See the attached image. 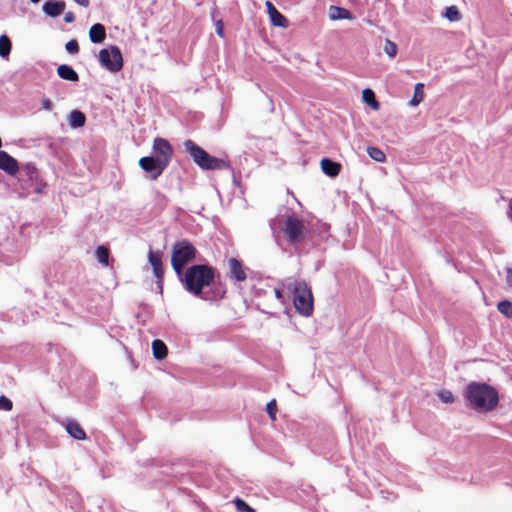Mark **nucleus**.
<instances>
[{"label": "nucleus", "mask_w": 512, "mask_h": 512, "mask_svg": "<svg viewBox=\"0 0 512 512\" xmlns=\"http://www.w3.org/2000/svg\"><path fill=\"white\" fill-rule=\"evenodd\" d=\"M464 396L470 406L479 412L492 411L499 402L497 390L486 383L470 382L465 389Z\"/></svg>", "instance_id": "obj_2"}, {"label": "nucleus", "mask_w": 512, "mask_h": 512, "mask_svg": "<svg viewBox=\"0 0 512 512\" xmlns=\"http://www.w3.org/2000/svg\"><path fill=\"white\" fill-rule=\"evenodd\" d=\"M77 4L83 6V7H88L89 4H90V1L89 0H74Z\"/></svg>", "instance_id": "obj_41"}, {"label": "nucleus", "mask_w": 512, "mask_h": 512, "mask_svg": "<svg viewBox=\"0 0 512 512\" xmlns=\"http://www.w3.org/2000/svg\"><path fill=\"white\" fill-rule=\"evenodd\" d=\"M30 1H31L32 3H35V4L40 2V0H30Z\"/></svg>", "instance_id": "obj_43"}, {"label": "nucleus", "mask_w": 512, "mask_h": 512, "mask_svg": "<svg viewBox=\"0 0 512 512\" xmlns=\"http://www.w3.org/2000/svg\"><path fill=\"white\" fill-rule=\"evenodd\" d=\"M22 170L30 179L36 178L38 175L36 167L31 163L24 165Z\"/></svg>", "instance_id": "obj_32"}, {"label": "nucleus", "mask_w": 512, "mask_h": 512, "mask_svg": "<svg viewBox=\"0 0 512 512\" xmlns=\"http://www.w3.org/2000/svg\"><path fill=\"white\" fill-rule=\"evenodd\" d=\"M85 114L79 110H73L68 117L69 126L71 128H80L85 125Z\"/></svg>", "instance_id": "obj_20"}, {"label": "nucleus", "mask_w": 512, "mask_h": 512, "mask_svg": "<svg viewBox=\"0 0 512 512\" xmlns=\"http://www.w3.org/2000/svg\"><path fill=\"white\" fill-rule=\"evenodd\" d=\"M363 100L374 110L379 109V102L375 98V94L370 89L363 90Z\"/></svg>", "instance_id": "obj_24"}, {"label": "nucleus", "mask_w": 512, "mask_h": 512, "mask_svg": "<svg viewBox=\"0 0 512 512\" xmlns=\"http://www.w3.org/2000/svg\"><path fill=\"white\" fill-rule=\"evenodd\" d=\"M284 289H286L283 286V289H275V296L277 299H279L281 302H284Z\"/></svg>", "instance_id": "obj_38"}, {"label": "nucleus", "mask_w": 512, "mask_h": 512, "mask_svg": "<svg viewBox=\"0 0 512 512\" xmlns=\"http://www.w3.org/2000/svg\"><path fill=\"white\" fill-rule=\"evenodd\" d=\"M229 275L237 282H243L247 279L246 270L243 264L236 258L232 257L228 260Z\"/></svg>", "instance_id": "obj_11"}, {"label": "nucleus", "mask_w": 512, "mask_h": 512, "mask_svg": "<svg viewBox=\"0 0 512 512\" xmlns=\"http://www.w3.org/2000/svg\"><path fill=\"white\" fill-rule=\"evenodd\" d=\"M506 283L508 287L512 288V268L506 269Z\"/></svg>", "instance_id": "obj_37"}, {"label": "nucleus", "mask_w": 512, "mask_h": 512, "mask_svg": "<svg viewBox=\"0 0 512 512\" xmlns=\"http://www.w3.org/2000/svg\"><path fill=\"white\" fill-rule=\"evenodd\" d=\"M235 507H236V510L238 512H256L254 508H252L251 506H249L244 500H242L241 498H236L234 501H233Z\"/></svg>", "instance_id": "obj_29"}, {"label": "nucleus", "mask_w": 512, "mask_h": 512, "mask_svg": "<svg viewBox=\"0 0 512 512\" xmlns=\"http://www.w3.org/2000/svg\"><path fill=\"white\" fill-rule=\"evenodd\" d=\"M424 98V84L417 83L414 87V95L410 100L409 105L412 107H416Z\"/></svg>", "instance_id": "obj_22"}, {"label": "nucleus", "mask_w": 512, "mask_h": 512, "mask_svg": "<svg viewBox=\"0 0 512 512\" xmlns=\"http://www.w3.org/2000/svg\"><path fill=\"white\" fill-rule=\"evenodd\" d=\"M11 41L7 35L0 36V57L8 58L11 52Z\"/></svg>", "instance_id": "obj_23"}, {"label": "nucleus", "mask_w": 512, "mask_h": 512, "mask_svg": "<svg viewBox=\"0 0 512 512\" xmlns=\"http://www.w3.org/2000/svg\"><path fill=\"white\" fill-rule=\"evenodd\" d=\"M498 311L506 316L512 318V302L509 300H502L497 305Z\"/></svg>", "instance_id": "obj_26"}, {"label": "nucleus", "mask_w": 512, "mask_h": 512, "mask_svg": "<svg viewBox=\"0 0 512 512\" xmlns=\"http://www.w3.org/2000/svg\"><path fill=\"white\" fill-rule=\"evenodd\" d=\"M42 107L45 110H51L52 107H53V104H52V102L49 99H44L42 101Z\"/></svg>", "instance_id": "obj_40"}, {"label": "nucleus", "mask_w": 512, "mask_h": 512, "mask_svg": "<svg viewBox=\"0 0 512 512\" xmlns=\"http://www.w3.org/2000/svg\"><path fill=\"white\" fill-rule=\"evenodd\" d=\"M321 169L329 177H335L340 173L341 165L338 162L332 161L328 158L321 160Z\"/></svg>", "instance_id": "obj_15"}, {"label": "nucleus", "mask_w": 512, "mask_h": 512, "mask_svg": "<svg viewBox=\"0 0 512 512\" xmlns=\"http://www.w3.org/2000/svg\"><path fill=\"white\" fill-rule=\"evenodd\" d=\"M329 17L331 20H341V19H347V20H353L354 16L345 8L338 7V6H330L329 8Z\"/></svg>", "instance_id": "obj_19"}, {"label": "nucleus", "mask_w": 512, "mask_h": 512, "mask_svg": "<svg viewBox=\"0 0 512 512\" xmlns=\"http://www.w3.org/2000/svg\"><path fill=\"white\" fill-rule=\"evenodd\" d=\"M75 20V15L73 12H67L64 16V21L66 23H72Z\"/></svg>", "instance_id": "obj_39"}, {"label": "nucleus", "mask_w": 512, "mask_h": 512, "mask_svg": "<svg viewBox=\"0 0 512 512\" xmlns=\"http://www.w3.org/2000/svg\"><path fill=\"white\" fill-rule=\"evenodd\" d=\"M66 8V4L63 1H47L43 4V12L50 17L60 16Z\"/></svg>", "instance_id": "obj_14"}, {"label": "nucleus", "mask_w": 512, "mask_h": 512, "mask_svg": "<svg viewBox=\"0 0 512 512\" xmlns=\"http://www.w3.org/2000/svg\"><path fill=\"white\" fill-rule=\"evenodd\" d=\"M106 38V30L105 27L96 23L91 26L89 30V39L92 43H102Z\"/></svg>", "instance_id": "obj_17"}, {"label": "nucleus", "mask_w": 512, "mask_h": 512, "mask_svg": "<svg viewBox=\"0 0 512 512\" xmlns=\"http://www.w3.org/2000/svg\"><path fill=\"white\" fill-rule=\"evenodd\" d=\"M216 33L220 37H224V25H223L222 20H219L216 23Z\"/></svg>", "instance_id": "obj_36"}, {"label": "nucleus", "mask_w": 512, "mask_h": 512, "mask_svg": "<svg viewBox=\"0 0 512 512\" xmlns=\"http://www.w3.org/2000/svg\"><path fill=\"white\" fill-rule=\"evenodd\" d=\"M265 6L273 26L283 28L288 26V21L285 16L282 15L270 1H266Z\"/></svg>", "instance_id": "obj_13"}, {"label": "nucleus", "mask_w": 512, "mask_h": 512, "mask_svg": "<svg viewBox=\"0 0 512 512\" xmlns=\"http://www.w3.org/2000/svg\"><path fill=\"white\" fill-rule=\"evenodd\" d=\"M57 74L60 78L71 82H76L79 79L77 72L71 66L66 64L58 66Z\"/></svg>", "instance_id": "obj_18"}, {"label": "nucleus", "mask_w": 512, "mask_h": 512, "mask_svg": "<svg viewBox=\"0 0 512 512\" xmlns=\"http://www.w3.org/2000/svg\"><path fill=\"white\" fill-rule=\"evenodd\" d=\"M197 250L187 240L177 241L172 246L171 266L177 276L183 274L184 267L196 258Z\"/></svg>", "instance_id": "obj_5"}, {"label": "nucleus", "mask_w": 512, "mask_h": 512, "mask_svg": "<svg viewBox=\"0 0 512 512\" xmlns=\"http://www.w3.org/2000/svg\"><path fill=\"white\" fill-rule=\"evenodd\" d=\"M266 411H267L271 421H275L276 420V414H277V411H278L277 403H276L275 399H272L270 402H268V404L266 405Z\"/></svg>", "instance_id": "obj_30"}, {"label": "nucleus", "mask_w": 512, "mask_h": 512, "mask_svg": "<svg viewBox=\"0 0 512 512\" xmlns=\"http://www.w3.org/2000/svg\"><path fill=\"white\" fill-rule=\"evenodd\" d=\"M152 153L155 159H157L162 165L167 167L171 161L173 155V148L168 140L157 137L153 141Z\"/></svg>", "instance_id": "obj_8"}, {"label": "nucleus", "mask_w": 512, "mask_h": 512, "mask_svg": "<svg viewBox=\"0 0 512 512\" xmlns=\"http://www.w3.org/2000/svg\"><path fill=\"white\" fill-rule=\"evenodd\" d=\"M437 395L444 403L454 402V396H453L452 392L449 390H441L438 392Z\"/></svg>", "instance_id": "obj_33"}, {"label": "nucleus", "mask_w": 512, "mask_h": 512, "mask_svg": "<svg viewBox=\"0 0 512 512\" xmlns=\"http://www.w3.org/2000/svg\"><path fill=\"white\" fill-rule=\"evenodd\" d=\"M293 295L295 310L302 316H311L314 309L312 290L304 280H294L283 283Z\"/></svg>", "instance_id": "obj_3"}, {"label": "nucleus", "mask_w": 512, "mask_h": 512, "mask_svg": "<svg viewBox=\"0 0 512 512\" xmlns=\"http://www.w3.org/2000/svg\"><path fill=\"white\" fill-rule=\"evenodd\" d=\"M99 62L110 72H118L123 67V58L120 49L117 46L101 49L99 52Z\"/></svg>", "instance_id": "obj_7"}, {"label": "nucleus", "mask_w": 512, "mask_h": 512, "mask_svg": "<svg viewBox=\"0 0 512 512\" xmlns=\"http://www.w3.org/2000/svg\"><path fill=\"white\" fill-rule=\"evenodd\" d=\"M384 52L390 57L394 58L397 54V45L391 40H386L384 46Z\"/></svg>", "instance_id": "obj_31"}, {"label": "nucleus", "mask_w": 512, "mask_h": 512, "mask_svg": "<svg viewBox=\"0 0 512 512\" xmlns=\"http://www.w3.org/2000/svg\"><path fill=\"white\" fill-rule=\"evenodd\" d=\"M148 261L152 266L153 274L160 291L163 289L164 267L162 262V252L150 250L148 253Z\"/></svg>", "instance_id": "obj_9"}, {"label": "nucleus", "mask_w": 512, "mask_h": 512, "mask_svg": "<svg viewBox=\"0 0 512 512\" xmlns=\"http://www.w3.org/2000/svg\"><path fill=\"white\" fill-rule=\"evenodd\" d=\"M180 277L184 289L204 301H220L226 295V285L216 281L220 277L216 268L207 264L188 267Z\"/></svg>", "instance_id": "obj_1"}, {"label": "nucleus", "mask_w": 512, "mask_h": 512, "mask_svg": "<svg viewBox=\"0 0 512 512\" xmlns=\"http://www.w3.org/2000/svg\"><path fill=\"white\" fill-rule=\"evenodd\" d=\"M444 16L450 21H459L461 19V14L456 6H449L445 9Z\"/></svg>", "instance_id": "obj_28"}, {"label": "nucleus", "mask_w": 512, "mask_h": 512, "mask_svg": "<svg viewBox=\"0 0 512 512\" xmlns=\"http://www.w3.org/2000/svg\"><path fill=\"white\" fill-rule=\"evenodd\" d=\"M282 230L292 244H299L305 239L306 228L304 222L294 214L286 217Z\"/></svg>", "instance_id": "obj_6"}, {"label": "nucleus", "mask_w": 512, "mask_h": 512, "mask_svg": "<svg viewBox=\"0 0 512 512\" xmlns=\"http://www.w3.org/2000/svg\"><path fill=\"white\" fill-rule=\"evenodd\" d=\"M67 433L76 440H84L86 433L80 424L74 420H68L66 423Z\"/></svg>", "instance_id": "obj_16"}, {"label": "nucleus", "mask_w": 512, "mask_h": 512, "mask_svg": "<svg viewBox=\"0 0 512 512\" xmlns=\"http://www.w3.org/2000/svg\"><path fill=\"white\" fill-rule=\"evenodd\" d=\"M509 217L512 219V199L510 200L509 203Z\"/></svg>", "instance_id": "obj_42"}, {"label": "nucleus", "mask_w": 512, "mask_h": 512, "mask_svg": "<svg viewBox=\"0 0 512 512\" xmlns=\"http://www.w3.org/2000/svg\"><path fill=\"white\" fill-rule=\"evenodd\" d=\"M368 155L377 162H383L386 159L385 153L377 147H368Z\"/></svg>", "instance_id": "obj_27"}, {"label": "nucleus", "mask_w": 512, "mask_h": 512, "mask_svg": "<svg viewBox=\"0 0 512 512\" xmlns=\"http://www.w3.org/2000/svg\"><path fill=\"white\" fill-rule=\"evenodd\" d=\"M140 167L147 172L152 179L159 177L166 168L152 156L143 157L139 161Z\"/></svg>", "instance_id": "obj_10"}, {"label": "nucleus", "mask_w": 512, "mask_h": 512, "mask_svg": "<svg viewBox=\"0 0 512 512\" xmlns=\"http://www.w3.org/2000/svg\"><path fill=\"white\" fill-rule=\"evenodd\" d=\"M65 49L70 54H76L79 52V45L75 39L68 41L65 45Z\"/></svg>", "instance_id": "obj_34"}, {"label": "nucleus", "mask_w": 512, "mask_h": 512, "mask_svg": "<svg viewBox=\"0 0 512 512\" xmlns=\"http://www.w3.org/2000/svg\"><path fill=\"white\" fill-rule=\"evenodd\" d=\"M184 147L193 161L204 170H222L229 167L228 162L224 159L211 156L192 140H186Z\"/></svg>", "instance_id": "obj_4"}, {"label": "nucleus", "mask_w": 512, "mask_h": 512, "mask_svg": "<svg viewBox=\"0 0 512 512\" xmlns=\"http://www.w3.org/2000/svg\"><path fill=\"white\" fill-rule=\"evenodd\" d=\"M13 408L12 401L6 396H0V410L11 411Z\"/></svg>", "instance_id": "obj_35"}, {"label": "nucleus", "mask_w": 512, "mask_h": 512, "mask_svg": "<svg viewBox=\"0 0 512 512\" xmlns=\"http://www.w3.org/2000/svg\"><path fill=\"white\" fill-rule=\"evenodd\" d=\"M96 257L102 265H109V250L107 247L102 245L98 246L96 249Z\"/></svg>", "instance_id": "obj_25"}, {"label": "nucleus", "mask_w": 512, "mask_h": 512, "mask_svg": "<svg viewBox=\"0 0 512 512\" xmlns=\"http://www.w3.org/2000/svg\"><path fill=\"white\" fill-rule=\"evenodd\" d=\"M0 169L10 175H15L19 171V165L17 160L6 151H0Z\"/></svg>", "instance_id": "obj_12"}, {"label": "nucleus", "mask_w": 512, "mask_h": 512, "mask_svg": "<svg viewBox=\"0 0 512 512\" xmlns=\"http://www.w3.org/2000/svg\"><path fill=\"white\" fill-rule=\"evenodd\" d=\"M152 351L154 357L158 360L164 359L168 353L166 344L159 339H156L152 342Z\"/></svg>", "instance_id": "obj_21"}]
</instances>
